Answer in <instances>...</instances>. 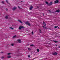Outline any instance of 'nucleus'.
I'll return each mask as SVG.
<instances>
[{
  "instance_id": "f257e3e1",
  "label": "nucleus",
  "mask_w": 60,
  "mask_h": 60,
  "mask_svg": "<svg viewBox=\"0 0 60 60\" xmlns=\"http://www.w3.org/2000/svg\"><path fill=\"white\" fill-rule=\"evenodd\" d=\"M25 24L26 25H28L29 26H31L30 23L28 22V21L25 22Z\"/></svg>"
},
{
  "instance_id": "f03ea898",
  "label": "nucleus",
  "mask_w": 60,
  "mask_h": 60,
  "mask_svg": "<svg viewBox=\"0 0 60 60\" xmlns=\"http://www.w3.org/2000/svg\"><path fill=\"white\" fill-rule=\"evenodd\" d=\"M19 28L20 30H21L22 28H23V26H19Z\"/></svg>"
},
{
  "instance_id": "7ed1b4c3",
  "label": "nucleus",
  "mask_w": 60,
  "mask_h": 60,
  "mask_svg": "<svg viewBox=\"0 0 60 60\" xmlns=\"http://www.w3.org/2000/svg\"><path fill=\"white\" fill-rule=\"evenodd\" d=\"M33 7L32 5L30 6V8L29 9L30 10H32V9H33Z\"/></svg>"
},
{
  "instance_id": "20e7f679",
  "label": "nucleus",
  "mask_w": 60,
  "mask_h": 60,
  "mask_svg": "<svg viewBox=\"0 0 60 60\" xmlns=\"http://www.w3.org/2000/svg\"><path fill=\"white\" fill-rule=\"evenodd\" d=\"M52 5V2H50L49 4H48L49 6H50V5Z\"/></svg>"
},
{
  "instance_id": "39448f33",
  "label": "nucleus",
  "mask_w": 60,
  "mask_h": 60,
  "mask_svg": "<svg viewBox=\"0 0 60 60\" xmlns=\"http://www.w3.org/2000/svg\"><path fill=\"white\" fill-rule=\"evenodd\" d=\"M58 2H59V1L58 0H56L55 1H54V3H55V4H57Z\"/></svg>"
},
{
  "instance_id": "423d86ee",
  "label": "nucleus",
  "mask_w": 60,
  "mask_h": 60,
  "mask_svg": "<svg viewBox=\"0 0 60 60\" xmlns=\"http://www.w3.org/2000/svg\"><path fill=\"white\" fill-rule=\"evenodd\" d=\"M57 54V53H56V52H55L52 53V55H56Z\"/></svg>"
},
{
  "instance_id": "0eeeda50",
  "label": "nucleus",
  "mask_w": 60,
  "mask_h": 60,
  "mask_svg": "<svg viewBox=\"0 0 60 60\" xmlns=\"http://www.w3.org/2000/svg\"><path fill=\"white\" fill-rule=\"evenodd\" d=\"M17 41L19 42V43H21V41H21V40L20 39H18Z\"/></svg>"
},
{
  "instance_id": "6e6552de",
  "label": "nucleus",
  "mask_w": 60,
  "mask_h": 60,
  "mask_svg": "<svg viewBox=\"0 0 60 60\" xmlns=\"http://www.w3.org/2000/svg\"><path fill=\"white\" fill-rule=\"evenodd\" d=\"M17 9V8L16 7H14L12 8V10L13 11H15L16 9Z\"/></svg>"
},
{
  "instance_id": "1a4fd4ad",
  "label": "nucleus",
  "mask_w": 60,
  "mask_h": 60,
  "mask_svg": "<svg viewBox=\"0 0 60 60\" xmlns=\"http://www.w3.org/2000/svg\"><path fill=\"white\" fill-rule=\"evenodd\" d=\"M60 11V10L58 9L56 11V12H59Z\"/></svg>"
},
{
  "instance_id": "9d476101",
  "label": "nucleus",
  "mask_w": 60,
  "mask_h": 60,
  "mask_svg": "<svg viewBox=\"0 0 60 60\" xmlns=\"http://www.w3.org/2000/svg\"><path fill=\"white\" fill-rule=\"evenodd\" d=\"M43 23L44 25V26H46V24L45 22H43Z\"/></svg>"
},
{
  "instance_id": "9b49d317",
  "label": "nucleus",
  "mask_w": 60,
  "mask_h": 60,
  "mask_svg": "<svg viewBox=\"0 0 60 60\" xmlns=\"http://www.w3.org/2000/svg\"><path fill=\"white\" fill-rule=\"evenodd\" d=\"M7 57H8V58H10L11 57V56H7Z\"/></svg>"
},
{
  "instance_id": "f8f14e48",
  "label": "nucleus",
  "mask_w": 60,
  "mask_h": 60,
  "mask_svg": "<svg viewBox=\"0 0 60 60\" xmlns=\"http://www.w3.org/2000/svg\"><path fill=\"white\" fill-rule=\"evenodd\" d=\"M18 21L20 22L21 23H22V22L21 21H20L19 20H18Z\"/></svg>"
},
{
  "instance_id": "ddd939ff",
  "label": "nucleus",
  "mask_w": 60,
  "mask_h": 60,
  "mask_svg": "<svg viewBox=\"0 0 60 60\" xmlns=\"http://www.w3.org/2000/svg\"><path fill=\"white\" fill-rule=\"evenodd\" d=\"M46 4H47L48 5H49V2H46Z\"/></svg>"
},
{
  "instance_id": "4468645a",
  "label": "nucleus",
  "mask_w": 60,
  "mask_h": 60,
  "mask_svg": "<svg viewBox=\"0 0 60 60\" xmlns=\"http://www.w3.org/2000/svg\"><path fill=\"white\" fill-rule=\"evenodd\" d=\"M53 41L55 43H57V41L55 40H53Z\"/></svg>"
},
{
  "instance_id": "2eb2a0df",
  "label": "nucleus",
  "mask_w": 60,
  "mask_h": 60,
  "mask_svg": "<svg viewBox=\"0 0 60 60\" xmlns=\"http://www.w3.org/2000/svg\"><path fill=\"white\" fill-rule=\"evenodd\" d=\"M57 27H58V26H55L54 27V28H57Z\"/></svg>"
},
{
  "instance_id": "dca6fc26",
  "label": "nucleus",
  "mask_w": 60,
  "mask_h": 60,
  "mask_svg": "<svg viewBox=\"0 0 60 60\" xmlns=\"http://www.w3.org/2000/svg\"><path fill=\"white\" fill-rule=\"evenodd\" d=\"M8 16H6L5 17V18L6 19H8Z\"/></svg>"
},
{
  "instance_id": "f3484780",
  "label": "nucleus",
  "mask_w": 60,
  "mask_h": 60,
  "mask_svg": "<svg viewBox=\"0 0 60 60\" xmlns=\"http://www.w3.org/2000/svg\"><path fill=\"white\" fill-rule=\"evenodd\" d=\"M16 37V35H15L13 37V38H15V37Z\"/></svg>"
},
{
  "instance_id": "a211bd4d",
  "label": "nucleus",
  "mask_w": 60,
  "mask_h": 60,
  "mask_svg": "<svg viewBox=\"0 0 60 60\" xmlns=\"http://www.w3.org/2000/svg\"><path fill=\"white\" fill-rule=\"evenodd\" d=\"M30 46H31L32 47L33 46H34V45L33 44H32V45H30Z\"/></svg>"
},
{
  "instance_id": "6ab92c4d",
  "label": "nucleus",
  "mask_w": 60,
  "mask_h": 60,
  "mask_svg": "<svg viewBox=\"0 0 60 60\" xmlns=\"http://www.w3.org/2000/svg\"><path fill=\"white\" fill-rule=\"evenodd\" d=\"M8 55H11V53H8L7 54Z\"/></svg>"
},
{
  "instance_id": "aec40b11",
  "label": "nucleus",
  "mask_w": 60,
  "mask_h": 60,
  "mask_svg": "<svg viewBox=\"0 0 60 60\" xmlns=\"http://www.w3.org/2000/svg\"><path fill=\"white\" fill-rule=\"evenodd\" d=\"M28 57H30V55H28Z\"/></svg>"
},
{
  "instance_id": "412c9836",
  "label": "nucleus",
  "mask_w": 60,
  "mask_h": 60,
  "mask_svg": "<svg viewBox=\"0 0 60 60\" xmlns=\"http://www.w3.org/2000/svg\"><path fill=\"white\" fill-rule=\"evenodd\" d=\"M39 32L40 33H41V30L40 29L39 30Z\"/></svg>"
},
{
  "instance_id": "4be33fe9",
  "label": "nucleus",
  "mask_w": 60,
  "mask_h": 60,
  "mask_svg": "<svg viewBox=\"0 0 60 60\" xmlns=\"http://www.w3.org/2000/svg\"><path fill=\"white\" fill-rule=\"evenodd\" d=\"M6 2L7 3H8V0H6Z\"/></svg>"
},
{
  "instance_id": "5701e85b",
  "label": "nucleus",
  "mask_w": 60,
  "mask_h": 60,
  "mask_svg": "<svg viewBox=\"0 0 60 60\" xmlns=\"http://www.w3.org/2000/svg\"><path fill=\"white\" fill-rule=\"evenodd\" d=\"M10 28L11 29L13 30V28H12V27H10Z\"/></svg>"
},
{
  "instance_id": "b1692460",
  "label": "nucleus",
  "mask_w": 60,
  "mask_h": 60,
  "mask_svg": "<svg viewBox=\"0 0 60 60\" xmlns=\"http://www.w3.org/2000/svg\"><path fill=\"white\" fill-rule=\"evenodd\" d=\"M28 50H29V51H30V50H31V49H30V48H28Z\"/></svg>"
},
{
  "instance_id": "393cba45",
  "label": "nucleus",
  "mask_w": 60,
  "mask_h": 60,
  "mask_svg": "<svg viewBox=\"0 0 60 60\" xmlns=\"http://www.w3.org/2000/svg\"><path fill=\"white\" fill-rule=\"evenodd\" d=\"M37 52H39V49H37Z\"/></svg>"
},
{
  "instance_id": "a878e982",
  "label": "nucleus",
  "mask_w": 60,
  "mask_h": 60,
  "mask_svg": "<svg viewBox=\"0 0 60 60\" xmlns=\"http://www.w3.org/2000/svg\"><path fill=\"white\" fill-rule=\"evenodd\" d=\"M11 45V46H14V45H13V44H12Z\"/></svg>"
},
{
  "instance_id": "bb28decb",
  "label": "nucleus",
  "mask_w": 60,
  "mask_h": 60,
  "mask_svg": "<svg viewBox=\"0 0 60 60\" xmlns=\"http://www.w3.org/2000/svg\"><path fill=\"white\" fill-rule=\"evenodd\" d=\"M32 34H34V32L33 31L32 32Z\"/></svg>"
},
{
  "instance_id": "cd10ccee",
  "label": "nucleus",
  "mask_w": 60,
  "mask_h": 60,
  "mask_svg": "<svg viewBox=\"0 0 60 60\" xmlns=\"http://www.w3.org/2000/svg\"><path fill=\"white\" fill-rule=\"evenodd\" d=\"M43 28L45 29H46V27H45Z\"/></svg>"
},
{
  "instance_id": "c85d7f7f",
  "label": "nucleus",
  "mask_w": 60,
  "mask_h": 60,
  "mask_svg": "<svg viewBox=\"0 0 60 60\" xmlns=\"http://www.w3.org/2000/svg\"><path fill=\"white\" fill-rule=\"evenodd\" d=\"M4 58V57H1L2 59H3V58Z\"/></svg>"
},
{
  "instance_id": "c756f323",
  "label": "nucleus",
  "mask_w": 60,
  "mask_h": 60,
  "mask_svg": "<svg viewBox=\"0 0 60 60\" xmlns=\"http://www.w3.org/2000/svg\"><path fill=\"white\" fill-rule=\"evenodd\" d=\"M6 11H8V9H7V8H6Z\"/></svg>"
},
{
  "instance_id": "7c9ffc66",
  "label": "nucleus",
  "mask_w": 60,
  "mask_h": 60,
  "mask_svg": "<svg viewBox=\"0 0 60 60\" xmlns=\"http://www.w3.org/2000/svg\"><path fill=\"white\" fill-rule=\"evenodd\" d=\"M2 3L3 4H4V2L3 1H2Z\"/></svg>"
},
{
  "instance_id": "2f4dec72",
  "label": "nucleus",
  "mask_w": 60,
  "mask_h": 60,
  "mask_svg": "<svg viewBox=\"0 0 60 60\" xmlns=\"http://www.w3.org/2000/svg\"><path fill=\"white\" fill-rule=\"evenodd\" d=\"M48 11H49V12H50L51 11H50V10H48Z\"/></svg>"
},
{
  "instance_id": "473e14b6",
  "label": "nucleus",
  "mask_w": 60,
  "mask_h": 60,
  "mask_svg": "<svg viewBox=\"0 0 60 60\" xmlns=\"http://www.w3.org/2000/svg\"><path fill=\"white\" fill-rule=\"evenodd\" d=\"M1 53H4V52H1Z\"/></svg>"
},
{
  "instance_id": "72a5a7b5",
  "label": "nucleus",
  "mask_w": 60,
  "mask_h": 60,
  "mask_svg": "<svg viewBox=\"0 0 60 60\" xmlns=\"http://www.w3.org/2000/svg\"><path fill=\"white\" fill-rule=\"evenodd\" d=\"M18 7L19 9H20V7L19 6H18Z\"/></svg>"
},
{
  "instance_id": "f704fd0d",
  "label": "nucleus",
  "mask_w": 60,
  "mask_h": 60,
  "mask_svg": "<svg viewBox=\"0 0 60 60\" xmlns=\"http://www.w3.org/2000/svg\"><path fill=\"white\" fill-rule=\"evenodd\" d=\"M25 28V27H24L23 26V28Z\"/></svg>"
},
{
  "instance_id": "c9c22d12",
  "label": "nucleus",
  "mask_w": 60,
  "mask_h": 60,
  "mask_svg": "<svg viewBox=\"0 0 60 60\" xmlns=\"http://www.w3.org/2000/svg\"><path fill=\"white\" fill-rule=\"evenodd\" d=\"M42 27H43V28H44V27H45L44 26H42Z\"/></svg>"
},
{
  "instance_id": "e433bc0d",
  "label": "nucleus",
  "mask_w": 60,
  "mask_h": 60,
  "mask_svg": "<svg viewBox=\"0 0 60 60\" xmlns=\"http://www.w3.org/2000/svg\"><path fill=\"white\" fill-rule=\"evenodd\" d=\"M58 48H60V46H59V47H58Z\"/></svg>"
},
{
  "instance_id": "4c0bfd02",
  "label": "nucleus",
  "mask_w": 60,
  "mask_h": 60,
  "mask_svg": "<svg viewBox=\"0 0 60 60\" xmlns=\"http://www.w3.org/2000/svg\"><path fill=\"white\" fill-rule=\"evenodd\" d=\"M43 16H44V15L43 14Z\"/></svg>"
},
{
  "instance_id": "58836bf2",
  "label": "nucleus",
  "mask_w": 60,
  "mask_h": 60,
  "mask_svg": "<svg viewBox=\"0 0 60 60\" xmlns=\"http://www.w3.org/2000/svg\"><path fill=\"white\" fill-rule=\"evenodd\" d=\"M56 45V46H57V45Z\"/></svg>"
},
{
  "instance_id": "ea45409f",
  "label": "nucleus",
  "mask_w": 60,
  "mask_h": 60,
  "mask_svg": "<svg viewBox=\"0 0 60 60\" xmlns=\"http://www.w3.org/2000/svg\"><path fill=\"white\" fill-rule=\"evenodd\" d=\"M6 37H5V38H6Z\"/></svg>"
},
{
  "instance_id": "a19ab883",
  "label": "nucleus",
  "mask_w": 60,
  "mask_h": 60,
  "mask_svg": "<svg viewBox=\"0 0 60 60\" xmlns=\"http://www.w3.org/2000/svg\"><path fill=\"white\" fill-rule=\"evenodd\" d=\"M58 28H59V27H58Z\"/></svg>"
}]
</instances>
